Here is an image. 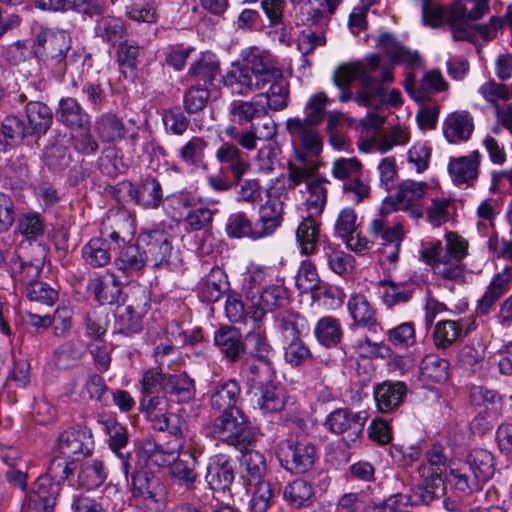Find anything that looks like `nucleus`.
Returning <instances> with one entry per match:
<instances>
[{
	"label": "nucleus",
	"mask_w": 512,
	"mask_h": 512,
	"mask_svg": "<svg viewBox=\"0 0 512 512\" xmlns=\"http://www.w3.org/2000/svg\"><path fill=\"white\" fill-rule=\"evenodd\" d=\"M380 56L368 55L364 61L339 66L333 73V82L341 90L340 102L354 100L359 106L378 110L384 105L386 88L376 85L372 73L380 67Z\"/></svg>",
	"instance_id": "1"
},
{
	"label": "nucleus",
	"mask_w": 512,
	"mask_h": 512,
	"mask_svg": "<svg viewBox=\"0 0 512 512\" xmlns=\"http://www.w3.org/2000/svg\"><path fill=\"white\" fill-rule=\"evenodd\" d=\"M211 437L234 447H246L254 440L247 417L241 409L221 413L207 426Z\"/></svg>",
	"instance_id": "2"
},
{
	"label": "nucleus",
	"mask_w": 512,
	"mask_h": 512,
	"mask_svg": "<svg viewBox=\"0 0 512 512\" xmlns=\"http://www.w3.org/2000/svg\"><path fill=\"white\" fill-rule=\"evenodd\" d=\"M131 494L135 504L144 512H162L165 508V487L157 476L146 469L132 472Z\"/></svg>",
	"instance_id": "3"
},
{
	"label": "nucleus",
	"mask_w": 512,
	"mask_h": 512,
	"mask_svg": "<svg viewBox=\"0 0 512 512\" xmlns=\"http://www.w3.org/2000/svg\"><path fill=\"white\" fill-rule=\"evenodd\" d=\"M428 184L414 180H404L398 184L397 193L394 197L388 198L380 208L382 216L389 214L392 210L406 211L412 218L419 219L423 216V209L420 201L426 195Z\"/></svg>",
	"instance_id": "4"
},
{
	"label": "nucleus",
	"mask_w": 512,
	"mask_h": 512,
	"mask_svg": "<svg viewBox=\"0 0 512 512\" xmlns=\"http://www.w3.org/2000/svg\"><path fill=\"white\" fill-rule=\"evenodd\" d=\"M280 462L291 473L301 474L309 471L315 461L316 448L304 436L284 441L280 447Z\"/></svg>",
	"instance_id": "5"
},
{
	"label": "nucleus",
	"mask_w": 512,
	"mask_h": 512,
	"mask_svg": "<svg viewBox=\"0 0 512 512\" xmlns=\"http://www.w3.org/2000/svg\"><path fill=\"white\" fill-rule=\"evenodd\" d=\"M251 319L260 321L267 312L286 307L289 302L287 289L282 284H273L263 290L250 287L246 292Z\"/></svg>",
	"instance_id": "6"
},
{
	"label": "nucleus",
	"mask_w": 512,
	"mask_h": 512,
	"mask_svg": "<svg viewBox=\"0 0 512 512\" xmlns=\"http://www.w3.org/2000/svg\"><path fill=\"white\" fill-rule=\"evenodd\" d=\"M242 59L255 78L256 89H263L273 78L279 77L283 70L276 56L268 50L250 47L242 52Z\"/></svg>",
	"instance_id": "7"
},
{
	"label": "nucleus",
	"mask_w": 512,
	"mask_h": 512,
	"mask_svg": "<svg viewBox=\"0 0 512 512\" xmlns=\"http://www.w3.org/2000/svg\"><path fill=\"white\" fill-rule=\"evenodd\" d=\"M92 435L80 427H69L62 431L53 447V455L80 460L92 454Z\"/></svg>",
	"instance_id": "8"
},
{
	"label": "nucleus",
	"mask_w": 512,
	"mask_h": 512,
	"mask_svg": "<svg viewBox=\"0 0 512 512\" xmlns=\"http://www.w3.org/2000/svg\"><path fill=\"white\" fill-rule=\"evenodd\" d=\"M371 234L380 238V261L395 265L399 260L401 244L405 236L402 223H396L392 227H387L383 218L372 220L370 226Z\"/></svg>",
	"instance_id": "9"
},
{
	"label": "nucleus",
	"mask_w": 512,
	"mask_h": 512,
	"mask_svg": "<svg viewBox=\"0 0 512 512\" xmlns=\"http://www.w3.org/2000/svg\"><path fill=\"white\" fill-rule=\"evenodd\" d=\"M286 130L292 142L299 148L296 152H304L310 158H317L323 149V141L316 129L317 125L301 121V118H289L285 122Z\"/></svg>",
	"instance_id": "10"
},
{
	"label": "nucleus",
	"mask_w": 512,
	"mask_h": 512,
	"mask_svg": "<svg viewBox=\"0 0 512 512\" xmlns=\"http://www.w3.org/2000/svg\"><path fill=\"white\" fill-rule=\"evenodd\" d=\"M445 463L442 452L436 448L428 453V462L419 468L422 483L415 490L422 495H429L431 502L438 499L444 491L441 465Z\"/></svg>",
	"instance_id": "11"
},
{
	"label": "nucleus",
	"mask_w": 512,
	"mask_h": 512,
	"mask_svg": "<svg viewBox=\"0 0 512 512\" xmlns=\"http://www.w3.org/2000/svg\"><path fill=\"white\" fill-rule=\"evenodd\" d=\"M364 418L360 413H353L345 409L333 411L326 420L328 429L341 434L348 447L356 445L364 429Z\"/></svg>",
	"instance_id": "12"
},
{
	"label": "nucleus",
	"mask_w": 512,
	"mask_h": 512,
	"mask_svg": "<svg viewBox=\"0 0 512 512\" xmlns=\"http://www.w3.org/2000/svg\"><path fill=\"white\" fill-rule=\"evenodd\" d=\"M35 53L43 57L46 61L54 64L63 62L66 54L70 52L71 38L64 31H42L35 41Z\"/></svg>",
	"instance_id": "13"
},
{
	"label": "nucleus",
	"mask_w": 512,
	"mask_h": 512,
	"mask_svg": "<svg viewBox=\"0 0 512 512\" xmlns=\"http://www.w3.org/2000/svg\"><path fill=\"white\" fill-rule=\"evenodd\" d=\"M145 259L153 267H161L168 263L172 252L171 238L163 230H152L139 235Z\"/></svg>",
	"instance_id": "14"
},
{
	"label": "nucleus",
	"mask_w": 512,
	"mask_h": 512,
	"mask_svg": "<svg viewBox=\"0 0 512 512\" xmlns=\"http://www.w3.org/2000/svg\"><path fill=\"white\" fill-rule=\"evenodd\" d=\"M61 487L49 475H42L34 483L27 503L28 512H53Z\"/></svg>",
	"instance_id": "15"
},
{
	"label": "nucleus",
	"mask_w": 512,
	"mask_h": 512,
	"mask_svg": "<svg viewBox=\"0 0 512 512\" xmlns=\"http://www.w3.org/2000/svg\"><path fill=\"white\" fill-rule=\"evenodd\" d=\"M119 190L125 192L130 200L147 209H156L163 201L161 184L152 177L145 178L137 186L128 181L121 182Z\"/></svg>",
	"instance_id": "16"
},
{
	"label": "nucleus",
	"mask_w": 512,
	"mask_h": 512,
	"mask_svg": "<svg viewBox=\"0 0 512 512\" xmlns=\"http://www.w3.org/2000/svg\"><path fill=\"white\" fill-rule=\"evenodd\" d=\"M511 285L512 268L505 266L500 272L493 275L484 294L477 301V313L482 316L488 315L497 301L511 289Z\"/></svg>",
	"instance_id": "17"
},
{
	"label": "nucleus",
	"mask_w": 512,
	"mask_h": 512,
	"mask_svg": "<svg viewBox=\"0 0 512 512\" xmlns=\"http://www.w3.org/2000/svg\"><path fill=\"white\" fill-rule=\"evenodd\" d=\"M97 422L101 425L103 432L109 437L108 444L110 449L121 459L122 471L126 478L131 469L129 462L130 454L124 455L120 449L128 443V434L126 428L120 424L114 417L104 414L97 416Z\"/></svg>",
	"instance_id": "18"
},
{
	"label": "nucleus",
	"mask_w": 512,
	"mask_h": 512,
	"mask_svg": "<svg viewBox=\"0 0 512 512\" xmlns=\"http://www.w3.org/2000/svg\"><path fill=\"white\" fill-rule=\"evenodd\" d=\"M481 155L478 150L468 156L452 157L448 163V173L452 181L460 186H472L478 178Z\"/></svg>",
	"instance_id": "19"
},
{
	"label": "nucleus",
	"mask_w": 512,
	"mask_h": 512,
	"mask_svg": "<svg viewBox=\"0 0 512 512\" xmlns=\"http://www.w3.org/2000/svg\"><path fill=\"white\" fill-rule=\"evenodd\" d=\"M407 385L402 381H384L374 388L377 409L389 413L398 409L407 395Z\"/></svg>",
	"instance_id": "20"
},
{
	"label": "nucleus",
	"mask_w": 512,
	"mask_h": 512,
	"mask_svg": "<svg viewBox=\"0 0 512 512\" xmlns=\"http://www.w3.org/2000/svg\"><path fill=\"white\" fill-rule=\"evenodd\" d=\"M337 7L334 6L331 10L329 0L304 1L299 7L298 17L303 25L323 30L328 26Z\"/></svg>",
	"instance_id": "21"
},
{
	"label": "nucleus",
	"mask_w": 512,
	"mask_h": 512,
	"mask_svg": "<svg viewBox=\"0 0 512 512\" xmlns=\"http://www.w3.org/2000/svg\"><path fill=\"white\" fill-rule=\"evenodd\" d=\"M205 480L213 490L225 491L230 488L234 481V470L227 456L219 454L210 458Z\"/></svg>",
	"instance_id": "22"
},
{
	"label": "nucleus",
	"mask_w": 512,
	"mask_h": 512,
	"mask_svg": "<svg viewBox=\"0 0 512 512\" xmlns=\"http://www.w3.org/2000/svg\"><path fill=\"white\" fill-rule=\"evenodd\" d=\"M474 130L473 117L468 111L450 113L443 124V134L449 143L467 141Z\"/></svg>",
	"instance_id": "23"
},
{
	"label": "nucleus",
	"mask_w": 512,
	"mask_h": 512,
	"mask_svg": "<svg viewBox=\"0 0 512 512\" xmlns=\"http://www.w3.org/2000/svg\"><path fill=\"white\" fill-rule=\"evenodd\" d=\"M216 160L231 172L234 181H240L249 170L250 164L245 153L233 143L225 142L215 154Z\"/></svg>",
	"instance_id": "24"
},
{
	"label": "nucleus",
	"mask_w": 512,
	"mask_h": 512,
	"mask_svg": "<svg viewBox=\"0 0 512 512\" xmlns=\"http://www.w3.org/2000/svg\"><path fill=\"white\" fill-rule=\"evenodd\" d=\"M89 287L102 305L117 303L122 294V283L111 272H106L91 279Z\"/></svg>",
	"instance_id": "25"
},
{
	"label": "nucleus",
	"mask_w": 512,
	"mask_h": 512,
	"mask_svg": "<svg viewBox=\"0 0 512 512\" xmlns=\"http://www.w3.org/2000/svg\"><path fill=\"white\" fill-rule=\"evenodd\" d=\"M214 342L232 362L238 361L245 353V343L240 331L232 326H222L214 334Z\"/></svg>",
	"instance_id": "26"
},
{
	"label": "nucleus",
	"mask_w": 512,
	"mask_h": 512,
	"mask_svg": "<svg viewBox=\"0 0 512 512\" xmlns=\"http://www.w3.org/2000/svg\"><path fill=\"white\" fill-rule=\"evenodd\" d=\"M57 119L71 129H84L89 124V115L72 97L62 98L56 110Z\"/></svg>",
	"instance_id": "27"
},
{
	"label": "nucleus",
	"mask_w": 512,
	"mask_h": 512,
	"mask_svg": "<svg viewBox=\"0 0 512 512\" xmlns=\"http://www.w3.org/2000/svg\"><path fill=\"white\" fill-rule=\"evenodd\" d=\"M25 113L28 120V134L42 136L50 129L53 121L51 109L41 101L26 104Z\"/></svg>",
	"instance_id": "28"
},
{
	"label": "nucleus",
	"mask_w": 512,
	"mask_h": 512,
	"mask_svg": "<svg viewBox=\"0 0 512 512\" xmlns=\"http://www.w3.org/2000/svg\"><path fill=\"white\" fill-rule=\"evenodd\" d=\"M318 170L315 158H310L304 152H295V161L288 164L287 185L294 188L302 183L310 182Z\"/></svg>",
	"instance_id": "29"
},
{
	"label": "nucleus",
	"mask_w": 512,
	"mask_h": 512,
	"mask_svg": "<svg viewBox=\"0 0 512 512\" xmlns=\"http://www.w3.org/2000/svg\"><path fill=\"white\" fill-rule=\"evenodd\" d=\"M94 130L102 142L115 143L126 135V127L121 118L111 112L96 117Z\"/></svg>",
	"instance_id": "30"
},
{
	"label": "nucleus",
	"mask_w": 512,
	"mask_h": 512,
	"mask_svg": "<svg viewBox=\"0 0 512 512\" xmlns=\"http://www.w3.org/2000/svg\"><path fill=\"white\" fill-rule=\"evenodd\" d=\"M283 499L295 509L310 507L315 501V490L312 483L298 478L284 487Z\"/></svg>",
	"instance_id": "31"
},
{
	"label": "nucleus",
	"mask_w": 512,
	"mask_h": 512,
	"mask_svg": "<svg viewBox=\"0 0 512 512\" xmlns=\"http://www.w3.org/2000/svg\"><path fill=\"white\" fill-rule=\"evenodd\" d=\"M227 289L225 274L219 267H213L197 285L198 296L205 302H216Z\"/></svg>",
	"instance_id": "32"
},
{
	"label": "nucleus",
	"mask_w": 512,
	"mask_h": 512,
	"mask_svg": "<svg viewBox=\"0 0 512 512\" xmlns=\"http://www.w3.org/2000/svg\"><path fill=\"white\" fill-rule=\"evenodd\" d=\"M450 475L455 488L466 494L479 492L481 484L486 482L481 477H478V473L462 460L452 464Z\"/></svg>",
	"instance_id": "33"
},
{
	"label": "nucleus",
	"mask_w": 512,
	"mask_h": 512,
	"mask_svg": "<svg viewBox=\"0 0 512 512\" xmlns=\"http://www.w3.org/2000/svg\"><path fill=\"white\" fill-rule=\"evenodd\" d=\"M241 477L245 485L268 481L265 476L267 472L266 461L262 454L255 450H248L243 453L241 460Z\"/></svg>",
	"instance_id": "34"
},
{
	"label": "nucleus",
	"mask_w": 512,
	"mask_h": 512,
	"mask_svg": "<svg viewBox=\"0 0 512 512\" xmlns=\"http://www.w3.org/2000/svg\"><path fill=\"white\" fill-rule=\"evenodd\" d=\"M240 399V386L235 380H229L215 387L210 397L212 409L219 412H231L239 409L237 402Z\"/></svg>",
	"instance_id": "35"
},
{
	"label": "nucleus",
	"mask_w": 512,
	"mask_h": 512,
	"mask_svg": "<svg viewBox=\"0 0 512 512\" xmlns=\"http://www.w3.org/2000/svg\"><path fill=\"white\" fill-rule=\"evenodd\" d=\"M108 472L103 461L92 459L81 464L77 475V486L86 490L100 487L107 479Z\"/></svg>",
	"instance_id": "36"
},
{
	"label": "nucleus",
	"mask_w": 512,
	"mask_h": 512,
	"mask_svg": "<svg viewBox=\"0 0 512 512\" xmlns=\"http://www.w3.org/2000/svg\"><path fill=\"white\" fill-rule=\"evenodd\" d=\"M283 203L278 200H268L259 209L257 235L261 238L269 236L281 225L283 220Z\"/></svg>",
	"instance_id": "37"
},
{
	"label": "nucleus",
	"mask_w": 512,
	"mask_h": 512,
	"mask_svg": "<svg viewBox=\"0 0 512 512\" xmlns=\"http://www.w3.org/2000/svg\"><path fill=\"white\" fill-rule=\"evenodd\" d=\"M377 46L383 49L385 54L397 63H406L413 66L420 60L417 52H413L400 45L389 32H384L378 36Z\"/></svg>",
	"instance_id": "38"
},
{
	"label": "nucleus",
	"mask_w": 512,
	"mask_h": 512,
	"mask_svg": "<svg viewBox=\"0 0 512 512\" xmlns=\"http://www.w3.org/2000/svg\"><path fill=\"white\" fill-rule=\"evenodd\" d=\"M431 503L429 495H422L415 489L411 490L408 494H395L390 496L386 501L375 504L372 507V512H399L400 506H419L428 505Z\"/></svg>",
	"instance_id": "39"
},
{
	"label": "nucleus",
	"mask_w": 512,
	"mask_h": 512,
	"mask_svg": "<svg viewBox=\"0 0 512 512\" xmlns=\"http://www.w3.org/2000/svg\"><path fill=\"white\" fill-rule=\"evenodd\" d=\"M94 32L102 41L114 45L125 36L126 27L121 18L100 15L95 21Z\"/></svg>",
	"instance_id": "40"
},
{
	"label": "nucleus",
	"mask_w": 512,
	"mask_h": 512,
	"mask_svg": "<svg viewBox=\"0 0 512 512\" xmlns=\"http://www.w3.org/2000/svg\"><path fill=\"white\" fill-rule=\"evenodd\" d=\"M347 307L357 325L370 329L377 324L375 309L364 295L350 296Z\"/></svg>",
	"instance_id": "41"
},
{
	"label": "nucleus",
	"mask_w": 512,
	"mask_h": 512,
	"mask_svg": "<svg viewBox=\"0 0 512 512\" xmlns=\"http://www.w3.org/2000/svg\"><path fill=\"white\" fill-rule=\"evenodd\" d=\"M253 77L246 64L243 66L233 65L232 69L223 77V82L234 94L246 95L256 89Z\"/></svg>",
	"instance_id": "42"
},
{
	"label": "nucleus",
	"mask_w": 512,
	"mask_h": 512,
	"mask_svg": "<svg viewBox=\"0 0 512 512\" xmlns=\"http://www.w3.org/2000/svg\"><path fill=\"white\" fill-rule=\"evenodd\" d=\"M266 113V108L259 101H233L229 112L230 120L240 126L254 123V119Z\"/></svg>",
	"instance_id": "43"
},
{
	"label": "nucleus",
	"mask_w": 512,
	"mask_h": 512,
	"mask_svg": "<svg viewBox=\"0 0 512 512\" xmlns=\"http://www.w3.org/2000/svg\"><path fill=\"white\" fill-rule=\"evenodd\" d=\"M142 245L139 243V237L137 238L136 244H130L125 246L119 256L116 258L115 263L119 270L126 274L141 270L146 264Z\"/></svg>",
	"instance_id": "44"
},
{
	"label": "nucleus",
	"mask_w": 512,
	"mask_h": 512,
	"mask_svg": "<svg viewBox=\"0 0 512 512\" xmlns=\"http://www.w3.org/2000/svg\"><path fill=\"white\" fill-rule=\"evenodd\" d=\"M197 457L194 452H183L182 457L174 460L171 465V475L173 478L191 487L198 478L196 472Z\"/></svg>",
	"instance_id": "45"
},
{
	"label": "nucleus",
	"mask_w": 512,
	"mask_h": 512,
	"mask_svg": "<svg viewBox=\"0 0 512 512\" xmlns=\"http://www.w3.org/2000/svg\"><path fill=\"white\" fill-rule=\"evenodd\" d=\"M314 335L321 345L329 348L340 343L343 333L337 319L325 316L316 323Z\"/></svg>",
	"instance_id": "46"
},
{
	"label": "nucleus",
	"mask_w": 512,
	"mask_h": 512,
	"mask_svg": "<svg viewBox=\"0 0 512 512\" xmlns=\"http://www.w3.org/2000/svg\"><path fill=\"white\" fill-rule=\"evenodd\" d=\"M296 238L302 254L311 255L315 252L319 240V225L312 214L299 224Z\"/></svg>",
	"instance_id": "47"
},
{
	"label": "nucleus",
	"mask_w": 512,
	"mask_h": 512,
	"mask_svg": "<svg viewBox=\"0 0 512 512\" xmlns=\"http://www.w3.org/2000/svg\"><path fill=\"white\" fill-rule=\"evenodd\" d=\"M468 466H471L485 481H488L495 472L494 455L482 448H475L469 452L464 460Z\"/></svg>",
	"instance_id": "48"
},
{
	"label": "nucleus",
	"mask_w": 512,
	"mask_h": 512,
	"mask_svg": "<svg viewBox=\"0 0 512 512\" xmlns=\"http://www.w3.org/2000/svg\"><path fill=\"white\" fill-rule=\"evenodd\" d=\"M87 264L92 267H103L110 263V245L106 239L93 238L82 249Z\"/></svg>",
	"instance_id": "49"
},
{
	"label": "nucleus",
	"mask_w": 512,
	"mask_h": 512,
	"mask_svg": "<svg viewBox=\"0 0 512 512\" xmlns=\"http://www.w3.org/2000/svg\"><path fill=\"white\" fill-rule=\"evenodd\" d=\"M277 327L283 334L286 341L299 338L301 333L308 329V322L305 317L297 312L284 311L276 316Z\"/></svg>",
	"instance_id": "50"
},
{
	"label": "nucleus",
	"mask_w": 512,
	"mask_h": 512,
	"mask_svg": "<svg viewBox=\"0 0 512 512\" xmlns=\"http://www.w3.org/2000/svg\"><path fill=\"white\" fill-rule=\"evenodd\" d=\"M269 90L264 93L268 107L273 111H281L289 104V82L283 73L271 80Z\"/></svg>",
	"instance_id": "51"
},
{
	"label": "nucleus",
	"mask_w": 512,
	"mask_h": 512,
	"mask_svg": "<svg viewBox=\"0 0 512 512\" xmlns=\"http://www.w3.org/2000/svg\"><path fill=\"white\" fill-rule=\"evenodd\" d=\"M165 391L175 396L179 402H188L195 397V385L186 373L167 376Z\"/></svg>",
	"instance_id": "52"
},
{
	"label": "nucleus",
	"mask_w": 512,
	"mask_h": 512,
	"mask_svg": "<svg viewBox=\"0 0 512 512\" xmlns=\"http://www.w3.org/2000/svg\"><path fill=\"white\" fill-rule=\"evenodd\" d=\"M272 368L271 363H244L241 367V376L251 389H260L271 383Z\"/></svg>",
	"instance_id": "53"
},
{
	"label": "nucleus",
	"mask_w": 512,
	"mask_h": 512,
	"mask_svg": "<svg viewBox=\"0 0 512 512\" xmlns=\"http://www.w3.org/2000/svg\"><path fill=\"white\" fill-rule=\"evenodd\" d=\"M471 403L480 409L479 413L485 412L487 417H492L497 412L500 403V396L494 390L483 386H474L470 391Z\"/></svg>",
	"instance_id": "54"
},
{
	"label": "nucleus",
	"mask_w": 512,
	"mask_h": 512,
	"mask_svg": "<svg viewBox=\"0 0 512 512\" xmlns=\"http://www.w3.org/2000/svg\"><path fill=\"white\" fill-rule=\"evenodd\" d=\"M208 142L200 136H193L179 149L178 156L187 165L199 167L205 159Z\"/></svg>",
	"instance_id": "55"
},
{
	"label": "nucleus",
	"mask_w": 512,
	"mask_h": 512,
	"mask_svg": "<svg viewBox=\"0 0 512 512\" xmlns=\"http://www.w3.org/2000/svg\"><path fill=\"white\" fill-rule=\"evenodd\" d=\"M226 232L231 238H261L260 235H257L259 233L258 224H252L251 220L243 212L234 213L229 217Z\"/></svg>",
	"instance_id": "56"
},
{
	"label": "nucleus",
	"mask_w": 512,
	"mask_h": 512,
	"mask_svg": "<svg viewBox=\"0 0 512 512\" xmlns=\"http://www.w3.org/2000/svg\"><path fill=\"white\" fill-rule=\"evenodd\" d=\"M137 456L159 467L166 466L176 460L172 451L166 450L154 440H145L142 442Z\"/></svg>",
	"instance_id": "57"
},
{
	"label": "nucleus",
	"mask_w": 512,
	"mask_h": 512,
	"mask_svg": "<svg viewBox=\"0 0 512 512\" xmlns=\"http://www.w3.org/2000/svg\"><path fill=\"white\" fill-rule=\"evenodd\" d=\"M449 364L445 359L438 355H426L420 364V373L426 380L432 382H442L448 378Z\"/></svg>",
	"instance_id": "58"
},
{
	"label": "nucleus",
	"mask_w": 512,
	"mask_h": 512,
	"mask_svg": "<svg viewBox=\"0 0 512 512\" xmlns=\"http://www.w3.org/2000/svg\"><path fill=\"white\" fill-rule=\"evenodd\" d=\"M377 287L378 293L387 307L407 302L412 294V290L392 280L379 281Z\"/></svg>",
	"instance_id": "59"
},
{
	"label": "nucleus",
	"mask_w": 512,
	"mask_h": 512,
	"mask_svg": "<svg viewBox=\"0 0 512 512\" xmlns=\"http://www.w3.org/2000/svg\"><path fill=\"white\" fill-rule=\"evenodd\" d=\"M248 346L249 353L260 362L271 363L273 348L268 342L266 334L260 330L251 331L246 336L245 346Z\"/></svg>",
	"instance_id": "60"
},
{
	"label": "nucleus",
	"mask_w": 512,
	"mask_h": 512,
	"mask_svg": "<svg viewBox=\"0 0 512 512\" xmlns=\"http://www.w3.org/2000/svg\"><path fill=\"white\" fill-rule=\"evenodd\" d=\"M150 422L154 430L167 432L176 438L183 437L187 426L185 420L180 415L167 413V411L154 417Z\"/></svg>",
	"instance_id": "61"
},
{
	"label": "nucleus",
	"mask_w": 512,
	"mask_h": 512,
	"mask_svg": "<svg viewBox=\"0 0 512 512\" xmlns=\"http://www.w3.org/2000/svg\"><path fill=\"white\" fill-rule=\"evenodd\" d=\"M115 330L126 336L133 335L142 330V319L132 306L118 310L115 321Z\"/></svg>",
	"instance_id": "62"
},
{
	"label": "nucleus",
	"mask_w": 512,
	"mask_h": 512,
	"mask_svg": "<svg viewBox=\"0 0 512 512\" xmlns=\"http://www.w3.org/2000/svg\"><path fill=\"white\" fill-rule=\"evenodd\" d=\"M219 71V62L212 53L203 54L190 68V74L204 83H212Z\"/></svg>",
	"instance_id": "63"
},
{
	"label": "nucleus",
	"mask_w": 512,
	"mask_h": 512,
	"mask_svg": "<svg viewBox=\"0 0 512 512\" xmlns=\"http://www.w3.org/2000/svg\"><path fill=\"white\" fill-rule=\"evenodd\" d=\"M475 502L477 506L472 507L469 512H507L504 501L500 499L498 490L491 486L484 493H479Z\"/></svg>",
	"instance_id": "64"
}]
</instances>
